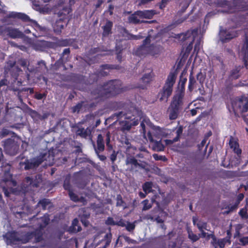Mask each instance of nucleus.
Instances as JSON below:
<instances>
[{
	"instance_id": "f257e3e1",
	"label": "nucleus",
	"mask_w": 248,
	"mask_h": 248,
	"mask_svg": "<svg viewBox=\"0 0 248 248\" xmlns=\"http://www.w3.org/2000/svg\"><path fill=\"white\" fill-rule=\"evenodd\" d=\"M124 91V88L122 87V82L120 80L112 79L98 86L92 90L91 93L94 99L104 100L114 97Z\"/></svg>"
},
{
	"instance_id": "f03ea898",
	"label": "nucleus",
	"mask_w": 248,
	"mask_h": 248,
	"mask_svg": "<svg viewBox=\"0 0 248 248\" xmlns=\"http://www.w3.org/2000/svg\"><path fill=\"white\" fill-rule=\"evenodd\" d=\"M42 232L37 230L32 232L13 231L8 232L5 235V238L7 244L12 245L26 244L33 238H34L35 242H39L42 240Z\"/></svg>"
},
{
	"instance_id": "7ed1b4c3",
	"label": "nucleus",
	"mask_w": 248,
	"mask_h": 248,
	"mask_svg": "<svg viewBox=\"0 0 248 248\" xmlns=\"http://www.w3.org/2000/svg\"><path fill=\"white\" fill-rule=\"evenodd\" d=\"M113 106L115 110H119L113 114L117 119L124 117L125 119L132 121L131 124L133 126H136L139 124L138 119L137 118L136 120L134 114L136 113V111L130 105L121 101L115 102Z\"/></svg>"
},
{
	"instance_id": "20e7f679",
	"label": "nucleus",
	"mask_w": 248,
	"mask_h": 248,
	"mask_svg": "<svg viewBox=\"0 0 248 248\" xmlns=\"http://www.w3.org/2000/svg\"><path fill=\"white\" fill-rule=\"evenodd\" d=\"M176 77L177 74L175 72H170L169 73L162 89L156 97V101H158L162 104L167 102L169 98L172 94Z\"/></svg>"
},
{
	"instance_id": "39448f33",
	"label": "nucleus",
	"mask_w": 248,
	"mask_h": 248,
	"mask_svg": "<svg viewBox=\"0 0 248 248\" xmlns=\"http://www.w3.org/2000/svg\"><path fill=\"white\" fill-rule=\"evenodd\" d=\"M151 43V36L148 35L143 40L142 44L133 50V54L140 59H143L148 55L154 56L155 45Z\"/></svg>"
},
{
	"instance_id": "423d86ee",
	"label": "nucleus",
	"mask_w": 248,
	"mask_h": 248,
	"mask_svg": "<svg viewBox=\"0 0 248 248\" xmlns=\"http://www.w3.org/2000/svg\"><path fill=\"white\" fill-rule=\"evenodd\" d=\"M185 94L176 92L173 96L169 107V118L170 120H175L177 118L180 110L182 108L184 104Z\"/></svg>"
},
{
	"instance_id": "0eeeda50",
	"label": "nucleus",
	"mask_w": 248,
	"mask_h": 248,
	"mask_svg": "<svg viewBox=\"0 0 248 248\" xmlns=\"http://www.w3.org/2000/svg\"><path fill=\"white\" fill-rule=\"evenodd\" d=\"M232 107L235 115L236 114L235 109H239L241 113L248 111V94H243L237 97L232 102Z\"/></svg>"
},
{
	"instance_id": "6e6552de",
	"label": "nucleus",
	"mask_w": 248,
	"mask_h": 248,
	"mask_svg": "<svg viewBox=\"0 0 248 248\" xmlns=\"http://www.w3.org/2000/svg\"><path fill=\"white\" fill-rule=\"evenodd\" d=\"M0 35L13 39L22 38L24 37V33L19 29L4 25H0Z\"/></svg>"
},
{
	"instance_id": "1a4fd4ad",
	"label": "nucleus",
	"mask_w": 248,
	"mask_h": 248,
	"mask_svg": "<svg viewBox=\"0 0 248 248\" xmlns=\"http://www.w3.org/2000/svg\"><path fill=\"white\" fill-rule=\"evenodd\" d=\"M46 154H43L36 158L31 159H26L24 162H21V167H24L25 170H30L37 168L44 160H46Z\"/></svg>"
},
{
	"instance_id": "9d476101",
	"label": "nucleus",
	"mask_w": 248,
	"mask_h": 248,
	"mask_svg": "<svg viewBox=\"0 0 248 248\" xmlns=\"http://www.w3.org/2000/svg\"><path fill=\"white\" fill-rule=\"evenodd\" d=\"M5 153L10 155H15L18 153L19 145L14 139L9 138L2 141Z\"/></svg>"
},
{
	"instance_id": "9b49d317",
	"label": "nucleus",
	"mask_w": 248,
	"mask_h": 248,
	"mask_svg": "<svg viewBox=\"0 0 248 248\" xmlns=\"http://www.w3.org/2000/svg\"><path fill=\"white\" fill-rule=\"evenodd\" d=\"M177 38L182 43L186 42L188 45L186 48V51L187 53H189L193 48V44L194 41V38L192 36V32L190 31H187L185 33L178 34ZM183 45L184 46L185 43Z\"/></svg>"
},
{
	"instance_id": "f8f14e48",
	"label": "nucleus",
	"mask_w": 248,
	"mask_h": 248,
	"mask_svg": "<svg viewBox=\"0 0 248 248\" xmlns=\"http://www.w3.org/2000/svg\"><path fill=\"white\" fill-rule=\"evenodd\" d=\"M229 146L232 149L233 152L236 154V162L234 163L235 166L238 165L241 161L242 150L239 147L238 140L231 136L229 139Z\"/></svg>"
},
{
	"instance_id": "ddd939ff",
	"label": "nucleus",
	"mask_w": 248,
	"mask_h": 248,
	"mask_svg": "<svg viewBox=\"0 0 248 248\" xmlns=\"http://www.w3.org/2000/svg\"><path fill=\"white\" fill-rule=\"evenodd\" d=\"M9 17L20 19L24 22H29L32 26L35 27H39V25L36 21L31 19L27 15L23 13L12 12L10 14Z\"/></svg>"
},
{
	"instance_id": "4468645a",
	"label": "nucleus",
	"mask_w": 248,
	"mask_h": 248,
	"mask_svg": "<svg viewBox=\"0 0 248 248\" xmlns=\"http://www.w3.org/2000/svg\"><path fill=\"white\" fill-rule=\"evenodd\" d=\"M236 31H229L226 29H221L219 33V40L223 43L228 42L236 37Z\"/></svg>"
},
{
	"instance_id": "2eb2a0df",
	"label": "nucleus",
	"mask_w": 248,
	"mask_h": 248,
	"mask_svg": "<svg viewBox=\"0 0 248 248\" xmlns=\"http://www.w3.org/2000/svg\"><path fill=\"white\" fill-rule=\"evenodd\" d=\"M69 19L67 18H61L57 19L53 25V28L54 32L57 34L61 33L62 29L66 27L68 23Z\"/></svg>"
},
{
	"instance_id": "dca6fc26",
	"label": "nucleus",
	"mask_w": 248,
	"mask_h": 248,
	"mask_svg": "<svg viewBox=\"0 0 248 248\" xmlns=\"http://www.w3.org/2000/svg\"><path fill=\"white\" fill-rule=\"evenodd\" d=\"M127 20L129 23L134 25H137L141 23H151L155 22V20H154L151 21L141 20L137 11L130 15L128 17Z\"/></svg>"
},
{
	"instance_id": "f3484780",
	"label": "nucleus",
	"mask_w": 248,
	"mask_h": 248,
	"mask_svg": "<svg viewBox=\"0 0 248 248\" xmlns=\"http://www.w3.org/2000/svg\"><path fill=\"white\" fill-rule=\"evenodd\" d=\"M240 53L243 55V60L245 67L248 69V38L247 37H246L243 41Z\"/></svg>"
},
{
	"instance_id": "a211bd4d",
	"label": "nucleus",
	"mask_w": 248,
	"mask_h": 248,
	"mask_svg": "<svg viewBox=\"0 0 248 248\" xmlns=\"http://www.w3.org/2000/svg\"><path fill=\"white\" fill-rule=\"evenodd\" d=\"M35 219H37V221L38 222V227L39 228V230H37L41 232V230L45 228L48 224L50 221L49 215L46 214L43 217H41L40 218H36L35 215L33 216L32 218H30V220L31 221Z\"/></svg>"
},
{
	"instance_id": "6ab92c4d",
	"label": "nucleus",
	"mask_w": 248,
	"mask_h": 248,
	"mask_svg": "<svg viewBox=\"0 0 248 248\" xmlns=\"http://www.w3.org/2000/svg\"><path fill=\"white\" fill-rule=\"evenodd\" d=\"M42 180L41 175L37 174L34 177H26L25 181L27 185L31 187H38Z\"/></svg>"
},
{
	"instance_id": "aec40b11",
	"label": "nucleus",
	"mask_w": 248,
	"mask_h": 248,
	"mask_svg": "<svg viewBox=\"0 0 248 248\" xmlns=\"http://www.w3.org/2000/svg\"><path fill=\"white\" fill-rule=\"evenodd\" d=\"M243 67L241 65L235 66L234 68L231 70L228 76V80L232 81L238 79L241 76L240 71Z\"/></svg>"
},
{
	"instance_id": "412c9836",
	"label": "nucleus",
	"mask_w": 248,
	"mask_h": 248,
	"mask_svg": "<svg viewBox=\"0 0 248 248\" xmlns=\"http://www.w3.org/2000/svg\"><path fill=\"white\" fill-rule=\"evenodd\" d=\"M81 227L78 225V220L75 218L72 222V225L68 228L67 232L69 233H76L81 230Z\"/></svg>"
},
{
	"instance_id": "4be33fe9",
	"label": "nucleus",
	"mask_w": 248,
	"mask_h": 248,
	"mask_svg": "<svg viewBox=\"0 0 248 248\" xmlns=\"http://www.w3.org/2000/svg\"><path fill=\"white\" fill-rule=\"evenodd\" d=\"M141 20L143 19H151L155 14V10L137 11Z\"/></svg>"
},
{
	"instance_id": "5701e85b",
	"label": "nucleus",
	"mask_w": 248,
	"mask_h": 248,
	"mask_svg": "<svg viewBox=\"0 0 248 248\" xmlns=\"http://www.w3.org/2000/svg\"><path fill=\"white\" fill-rule=\"evenodd\" d=\"M112 27L113 22L110 20H108L105 25L102 27L103 29L102 36L108 37L110 34H111Z\"/></svg>"
},
{
	"instance_id": "b1692460",
	"label": "nucleus",
	"mask_w": 248,
	"mask_h": 248,
	"mask_svg": "<svg viewBox=\"0 0 248 248\" xmlns=\"http://www.w3.org/2000/svg\"><path fill=\"white\" fill-rule=\"evenodd\" d=\"M97 147L95 148V153H97V151L103 152L105 150V143L104 137L102 134H100L97 136L96 140Z\"/></svg>"
},
{
	"instance_id": "393cba45",
	"label": "nucleus",
	"mask_w": 248,
	"mask_h": 248,
	"mask_svg": "<svg viewBox=\"0 0 248 248\" xmlns=\"http://www.w3.org/2000/svg\"><path fill=\"white\" fill-rule=\"evenodd\" d=\"M229 3L228 4L227 8H228V13H233L236 11L238 10V7L239 1L237 0H233L232 1H229Z\"/></svg>"
},
{
	"instance_id": "a878e982",
	"label": "nucleus",
	"mask_w": 248,
	"mask_h": 248,
	"mask_svg": "<svg viewBox=\"0 0 248 248\" xmlns=\"http://www.w3.org/2000/svg\"><path fill=\"white\" fill-rule=\"evenodd\" d=\"M152 75L151 73L145 74L141 78L142 82L143 85L139 86V87L142 89L146 88V86L150 82L152 78Z\"/></svg>"
},
{
	"instance_id": "bb28decb",
	"label": "nucleus",
	"mask_w": 248,
	"mask_h": 248,
	"mask_svg": "<svg viewBox=\"0 0 248 248\" xmlns=\"http://www.w3.org/2000/svg\"><path fill=\"white\" fill-rule=\"evenodd\" d=\"M227 243L228 244V240L224 238L220 239L216 238L215 243H213L212 245L215 248H224Z\"/></svg>"
},
{
	"instance_id": "cd10ccee",
	"label": "nucleus",
	"mask_w": 248,
	"mask_h": 248,
	"mask_svg": "<svg viewBox=\"0 0 248 248\" xmlns=\"http://www.w3.org/2000/svg\"><path fill=\"white\" fill-rule=\"evenodd\" d=\"M47 69L46 62L43 60H41L37 62L35 68V72L43 74Z\"/></svg>"
},
{
	"instance_id": "c85d7f7f",
	"label": "nucleus",
	"mask_w": 248,
	"mask_h": 248,
	"mask_svg": "<svg viewBox=\"0 0 248 248\" xmlns=\"http://www.w3.org/2000/svg\"><path fill=\"white\" fill-rule=\"evenodd\" d=\"M16 62L15 61H9L6 62V64L4 67L5 72L8 73L9 72L11 73V71L12 69L16 68ZM17 71H19L20 70V68L18 67H16Z\"/></svg>"
},
{
	"instance_id": "c756f323",
	"label": "nucleus",
	"mask_w": 248,
	"mask_h": 248,
	"mask_svg": "<svg viewBox=\"0 0 248 248\" xmlns=\"http://www.w3.org/2000/svg\"><path fill=\"white\" fill-rule=\"evenodd\" d=\"M71 12V9L68 7H64L58 13V16L61 18H67L68 19L69 15Z\"/></svg>"
},
{
	"instance_id": "7c9ffc66",
	"label": "nucleus",
	"mask_w": 248,
	"mask_h": 248,
	"mask_svg": "<svg viewBox=\"0 0 248 248\" xmlns=\"http://www.w3.org/2000/svg\"><path fill=\"white\" fill-rule=\"evenodd\" d=\"M87 102L85 101H81L78 102L76 105L72 108L73 112L79 113L82 107L87 108L88 106Z\"/></svg>"
},
{
	"instance_id": "2f4dec72",
	"label": "nucleus",
	"mask_w": 248,
	"mask_h": 248,
	"mask_svg": "<svg viewBox=\"0 0 248 248\" xmlns=\"http://www.w3.org/2000/svg\"><path fill=\"white\" fill-rule=\"evenodd\" d=\"M70 52L71 51L69 48H65L61 55L60 60L62 62L65 61V62L68 61L71 58L70 56Z\"/></svg>"
},
{
	"instance_id": "473e14b6",
	"label": "nucleus",
	"mask_w": 248,
	"mask_h": 248,
	"mask_svg": "<svg viewBox=\"0 0 248 248\" xmlns=\"http://www.w3.org/2000/svg\"><path fill=\"white\" fill-rule=\"evenodd\" d=\"M197 220V218H193V223L194 225H196V222ZM196 226L198 227L199 231H202V230H207V223L206 222L199 220L198 223L196 224Z\"/></svg>"
},
{
	"instance_id": "72a5a7b5",
	"label": "nucleus",
	"mask_w": 248,
	"mask_h": 248,
	"mask_svg": "<svg viewBox=\"0 0 248 248\" xmlns=\"http://www.w3.org/2000/svg\"><path fill=\"white\" fill-rule=\"evenodd\" d=\"M76 134L81 138H86L90 134L88 128L85 129L83 127H78L76 131Z\"/></svg>"
},
{
	"instance_id": "f704fd0d",
	"label": "nucleus",
	"mask_w": 248,
	"mask_h": 248,
	"mask_svg": "<svg viewBox=\"0 0 248 248\" xmlns=\"http://www.w3.org/2000/svg\"><path fill=\"white\" fill-rule=\"evenodd\" d=\"M126 165L131 164L134 167H137L138 166L141 167V164L138 163L137 160L133 156L127 157L125 161Z\"/></svg>"
},
{
	"instance_id": "c9c22d12",
	"label": "nucleus",
	"mask_w": 248,
	"mask_h": 248,
	"mask_svg": "<svg viewBox=\"0 0 248 248\" xmlns=\"http://www.w3.org/2000/svg\"><path fill=\"white\" fill-rule=\"evenodd\" d=\"M37 45L42 48H51L53 47L54 43L43 40L39 41Z\"/></svg>"
},
{
	"instance_id": "e433bc0d",
	"label": "nucleus",
	"mask_w": 248,
	"mask_h": 248,
	"mask_svg": "<svg viewBox=\"0 0 248 248\" xmlns=\"http://www.w3.org/2000/svg\"><path fill=\"white\" fill-rule=\"evenodd\" d=\"M196 83V80L193 75V70H192L189 75L188 89L190 92L193 91L194 86Z\"/></svg>"
},
{
	"instance_id": "4c0bfd02",
	"label": "nucleus",
	"mask_w": 248,
	"mask_h": 248,
	"mask_svg": "<svg viewBox=\"0 0 248 248\" xmlns=\"http://www.w3.org/2000/svg\"><path fill=\"white\" fill-rule=\"evenodd\" d=\"M187 81V78H180L179 81V85L180 86V89L178 90L176 92L178 93H181L183 94H185V84Z\"/></svg>"
},
{
	"instance_id": "58836bf2",
	"label": "nucleus",
	"mask_w": 248,
	"mask_h": 248,
	"mask_svg": "<svg viewBox=\"0 0 248 248\" xmlns=\"http://www.w3.org/2000/svg\"><path fill=\"white\" fill-rule=\"evenodd\" d=\"M51 203L50 201L46 198L40 200L37 203L38 206H41L43 210H45L46 209V206Z\"/></svg>"
},
{
	"instance_id": "ea45409f",
	"label": "nucleus",
	"mask_w": 248,
	"mask_h": 248,
	"mask_svg": "<svg viewBox=\"0 0 248 248\" xmlns=\"http://www.w3.org/2000/svg\"><path fill=\"white\" fill-rule=\"evenodd\" d=\"M110 138H111L110 133L109 131H108L106 134L105 140H106V146L107 147V150L108 151H110L113 150V146L110 143Z\"/></svg>"
},
{
	"instance_id": "a19ab883",
	"label": "nucleus",
	"mask_w": 248,
	"mask_h": 248,
	"mask_svg": "<svg viewBox=\"0 0 248 248\" xmlns=\"http://www.w3.org/2000/svg\"><path fill=\"white\" fill-rule=\"evenodd\" d=\"M187 232L188 238L190 239L193 243L197 241L200 239V234L198 235L194 234L191 230H188Z\"/></svg>"
},
{
	"instance_id": "79ce46f5",
	"label": "nucleus",
	"mask_w": 248,
	"mask_h": 248,
	"mask_svg": "<svg viewBox=\"0 0 248 248\" xmlns=\"http://www.w3.org/2000/svg\"><path fill=\"white\" fill-rule=\"evenodd\" d=\"M228 3L229 2L228 0H217L215 1V4L217 7L221 8L227 7Z\"/></svg>"
},
{
	"instance_id": "37998d69",
	"label": "nucleus",
	"mask_w": 248,
	"mask_h": 248,
	"mask_svg": "<svg viewBox=\"0 0 248 248\" xmlns=\"http://www.w3.org/2000/svg\"><path fill=\"white\" fill-rule=\"evenodd\" d=\"M57 46H67L70 44V40L69 39H60L57 42Z\"/></svg>"
},
{
	"instance_id": "c03bdc74",
	"label": "nucleus",
	"mask_w": 248,
	"mask_h": 248,
	"mask_svg": "<svg viewBox=\"0 0 248 248\" xmlns=\"http://www.w3.org/2000/svg\"><path fill=\"white\" fill-rule=\"evenodd\" d=\"M238 214L241 218L244 219L248 218V209L246 206L241 209Z\"/></svg>"
},
{
	"instance_id": "a18cd8bd",
	"label": "nucleus",
	"mask_w": 248,
	"mask_h": 248,
	"mask_svg": "<svg viewBox=\"0 0 248 248\" xmlns=\"http://www.w3.org/2000/svg\"><path fill=\"white\" fill-rule=\"evenodd\" d=\"M152 182H146L142 185V188L144 192L149 193L152 189Z\"/></svg>"
},
{
	"instance_id": "49530a36",
	"label": "nucleus",
	"mask_w": 248,
	"mask_h": 248,
	"mask_svg": "<svg viewBox=\"0 0 248 248\" xmlns=\"http://www.w3.org/2000/svg\"><path fill=\"white\" fill-rule=\"evenodd\" d=\"M99 74L94 73L92 74L89 76V83L93 84L94 82H96L98 80Z\"/></svg>"
},
{
	"instance_id": "de8ad7c7",
	"label": "nucleus",
	"mask_w": 248,
	"mask_h": 248,
	"mask_svg": "<svg viewBox=\"0 0 248 248\" xmlns=\"http://www.w3.org/2000/svg\"><path fill=\"white\" fill-rule=\"evenodd\" d=\"M196 77L197 80L199 81V82L202 85L204 82L206 75L205 74H203L201 71H200L199 73L197 74Z\"/></svg>"
},
{
	"instance_id": "09e8293b",
	"label": "nucleus",
	"mask_w": 248,
	"mask_h": 248,
	"mask_svg": "<svg viewBox=\"0 0 248 248\" xmlns=\"http://www.w3.org/2000/svg\"><path fill=\"white\" fill-rule=\"evenodd\" d=\"M69 196L70 199L75 202H77L79 201V199L78 196L73 192V190L69 191L68 192Z\"/></svg>"
},
{
	"instance_id": "8fccbe9b",
	"label": "nucleus",
	"mask_w": 248,
	"mask_h": 248,
	"mask_svg": "<svg viewBox=\"0 0 248 248\" xmlns=\"http://www.w3.org/2000/svg\"><path fill=\"white\" fill-rule=\"evenodd\" d=\"M142 203L143 205V207L142 208L143 211H145L151 208L152 205L149 202V201L147 199L144 200L142 201Z\"/></svg>"
},
{
	"instance_id": "3c124183",
	"label": "nucleus",
	"mask_w": 248,
	"mask_h": 248,
	"mask_svg": "<svg viewBox=\"0 0 248 248\" xmlns=\"http://www.w3.org/2000/svg\"><path fill=\"white\" fill-rule=\"evenodd\" d=\"M63 186L65 190L68 191V192H69V191L73 190L69 180H64Z\"/></svg>"
},
{
	"instance_id": "603ef678",
	"label": "nucleus",
	"mask_w": 248,
	"mask_h": 248,
	"mask_svg": "<svg viewBox=\"0 0 248 248\" xmlns=\"http://www.w3.org/2000/svg\"><path fill=\"white\" fill-rule=\"evenodd\" d=\"M188 17V15H186L182 17H181L177 20H175L174 22V25L176 26L184 22L185 20H186Z\"/></svg>"
},
{
	"instance_id": "864d4df0",
	"label": "nucleus",
	"mask_w": 248,
	"mask_h": 248,
	"mask_svg": "<svg viewBox=\"0 0 248 248\" xmlns=\"http://www.w3.org/2000/svg\"><path fill=\"white\" fill-rule=\"evenodd\" d=\"M183 128L182 125H180L176 130V136L174 138V140H179L180 135L182 134Z\"/></svg>"
},
{
	"instance_id": "5fc2aeb1",
	"label": "nucleus",
	"mask_w": 248,
	"mask_h": 248,
	"mask_svg": "<svg viewBox=\"0 0 248 248\" xmlns=\"http://www.w3.org/2000/svg\"><path fill=\"white\" fill-rule=\"evenodd\" d=\"M124 203V202L122 199L121 195H118L117 196V202H116V206H123Z\"/></svg>"
},
{
	"instance_id": "6e6d98bb",
	"label": "nucleus",
	"mask_w": 248,
	"mask_h": 248,
	"mask_svg": "<svg viewBox=\"0 0 248 248\" xmlns=\"http://www.w3.org/2000/svg\"><path fill=\"white\" fill-rule=\"evenodd\" d=\"M161 130L162 129L161 127L158 126H156V137H157L158 135H159V136L161 137H166L168 133L165 131H163L161 134H159V132H161Z\"/></svg>"
},
{
	"instance_id": "4d7b16f0",
	"label": "nucleus",
	"mask_w": 248,
	"mask_h": 248,
	"mask_svg": "<svg viewBox=\"0 0 248 248\" xmlns=\"http://www.w3.org/2000/svg\"><path fill=\"white\" fill-rule=\"evenodd\" d=\"M171 0H161L160 3L158 4L159 8L160 10H163L165 7L167 6L168 2Z\"/></svg>"
},
{
	"instance_id": "13d9d810",
	"label": "nucleus",
	"mask_w": 248,
	"mask_h": 248,
	"mask_svg": "<svg viewBox=\"0 0 248 248\" xmlns=\"http://www.w3.org/2000/svg\"><path fill=\"white\" fill-rule=\"evenodd\" d=\"M164 145L160 142L156 140V151H162L164 149Z\"/></svg>"
},
{
	"instance_id": "bf43d9fd",
	"label": "nucleus",
	"mask_w": 248,
	"mask_h": 248,
	"mask_svg": "<svg viewBox=\"0 0 248 248\" xmlns=\"http://www.w3.org/2000/svg\"><path fill=\"white\" fill-rule=\"evenodd\" d=\"M126 229L128 232L133 231L135 228V225L134 223L127 222V225L126 226Z\"/></svg>"
},
{
	"instance_id": "052dcab7",
	"label": "nucleus",
	"mask_w": 248,
	"mask_h": 248,
	"mask_svg": "<svg viewBox=\"0 0 248 248\" xmlns=\"http://www.w3.org/2000/svg\"><path fill=\"white\" fill-rule=\"evenodd\" d=\"M118 153L116 152L115 150L112 151V153L110 156V159L112 164L114 163V162L117 159Z\"/></svg>"
},
{
	"instance_id": "680f3d73",
	"label": "nucleus",
	"mask_w": 248,
	"mask_h": 248,
	"mask_svg": "<svg viewBox=\"0 0 248 248\" xmlns=\"http://www.w3.org/2000/svg\"><path fill=\"white\" fill-rule=\"evenodd\" d=\"M142 38V36L140 35H134L131 33L128 34V39L130 40H139Z\"/></svg>"
},
{
	"instance_id": "e2e57ef3",
	"label": "nucleus",
	"mask_w": 248,
	"mask_h": 248,
	"mask_svg": "<svg viewBox=\"0 0 248 248\" xmlns=\"http://www.w3.org/2000/svg\"><path fill=\"white\" fill-rule=\"evenodd\" d=\"M46 93H36L34 95V98L37 100H41L43 98H46Z\"/></svg>"
},
{
	"instance_id": "0e129e2a",
	"label": "nucleus",
	"mask_w": 248,
	"mask_h": 248,
	"mask_svg": "<svg viewBox=\"0 0 248 248\" xmlns=\"http://www.w3.org/2000/svg\"><path fill=\"white\" fill-rule=\"evenodd\" d=\"M115 221H114L113 218L111 217H108L106 220V224L108 225H115Z\"/></svg>"
},
{
	"instance_id": "69168bd1",
	"label": "nucleus",
	"mask_w": 248,
	"mask_h": 248,
	"mask_svg": "<svg viewBox=\"0 0 248 248\" xmlns=\"http://www.w3.org/2000/svg\"><path fill=\"white\" fill-rule=\"evenodd\" d=\"M226 234L227 236L224 238L228 240V244L230 245L231 243V238L232 237V232L230 229L227 230Z\"/></svg>"
},
{
	"instance_id": "338daca9",
	"label": "nucleus",
	"mask_w": 248,
	"mask_h": 248,
	"mask_svg": "<svg viewBox=\"0 0 248 248\" xmlns=\"http://www.w3.org/2000/svg\"><path fill=\"white\" fill-rule=\"evenodd\" d=\"M105 238L106 239L107 242L106 243V246H108L109 245V243L111 242V233H107L105 236Z\"/></svg>"
},
{
	"instance_id": "774afa93",
	"label": "nucleus",
	"mask_w": 248,
	"mask_h": 248,
	"mask_svg": "<svg viewBox=\"0 0 248 248\" xmlns=\"http://www.w3.org/2000/svg\"><path fill=\"white\" fill-rule=\"evenodd\" d=\"M239 241L242 245L245 246L248 244V236L243 237L240 238Z\"/></svg>"
}]
</instances>
